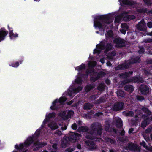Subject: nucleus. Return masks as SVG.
Segmentation results:
<instances>
[{
  "label": "nucleus",
  "instance_id": "nucleus-1",
  "mask_svg": "<svg viewBox=\"0 0 152 152\" xmlns=\"http://www.w3.org/2000/svg\"><path fill=\"white\" fill-rule=\"evenodd\" d=\"M94 19L95 20L94 22V26L96 28H98L100 31L104 30V25L101 21L103 23L110 24L113 21L110 14L97 16Z\"/></svg>",
  "mask_w": 152,
  "mask_h": 152
},
{
  "label": "nucleus",
  "instance_id": "nucleus-2",
  "mask_svg": "<svg viewBox=\"0 0 152 152\" xmlns=\"http://www.w3.org/2000/svg\"><path fill=\"white\" fill-rule=\"evenodd\" d=\"M66 100V98L63 96L61 97L59 99H56L53 102L52 105L50 107V109L53 110H57L60 108L61 105L64 104Z\"/></svg>",
  "mask_w": 152,
  "mask_h": 152
},
{
  "label": "nucleus",
  "instance_id": "nucleus-3",
  "mask_svg": "<svg viewBox=\"0 0 152 152\" xmlns=\"http://www.w3.org/2000/svg\"><path fill=\"white\" fill-rule=\"evenodd\" d=\"M56 117V113L54 112L49 113L48 114L46 113L45 115V118L43 120L42 124H53L54 120ZM53 124H57L56 123Z\"/></svg>",
  "mask_w": 152,
  "mask_h": 152
},
{
  "label": "nucleus",
  "instance_id": "nucleus-4",
  "mask_svg": "<svg viewBox=\"0 0 152 152\" xmlns=\"http://www.w3.org/2000/svg\"><path fill=\"white\" fill-rule=\"evenodd\" d=\"M124 106V102L120 101L115 103L112 107V109L113 111L120 112L123 110Z\"/></svg>",
  "mask_w": 152,
  "mask_h": 152
},
{
  "label": "nucleus",
  "instance_id": "nucleus-5",
  "mask_svg": "<svg viewBox=\"0 0 152 152\" xmlns=\"http://www.w3.org/2000/svg\"><path fill=\"white\" fill-rule=\"evenodd\" d=\"M130 63L131 62L129 60L126 61L124 63L120 64L115 67V69L116 71H117L128 69L131 65Z\"/></svg>",
  "mask_w": 152,
  "mask_h": 152
},
{
  "label": "nucleus",
  "instance_id": "nucleus-6",
  "mask_svg": "<svg viewBox=\"0 0 152 152\" xmlns=\"http://www.w3.org/2000/svg\"><path fill=\"white\" fill-rule=\"evenodd\" d=\"M33 141V139L32 137H29L25 141L24 144H20L19 145H16L15 148L18 149H21L25 148L32 143Z\"/></svg>",
  "mask_w": 152,
  "mask_h": 152
},
{
  "label": "nucleus",
  "instance_id": "nucleus-7",
  "mask_svg": "<svg viewBox=\"0 0 152 152\" xmlns=\"http://www.w3.org/2000/svg\"><path fill=\"white\" fill-rule=\"evenodd\" d=\"M105 74V73L102 71H100L98 73L97 72L96 76H91L90 81L92 83L94 82L100 78L103 77Z\"/></svg>",
  "mask_w": 152,
  "mask_h": 152
},
{
  "label": "nucleus",
  "instance_id": "nucleus-8",
  "mask_svg": "<svg viewBox=\"0 0 152 152\" xmlns=\"http://www.w3.org/2000/svg\"><path fill=\"white\" fill-rule=\"evenodd\" d=\"M113 42L116 44L115 47L118 48L124 47L125 45V43L123 40L118 38H116L114 39Z\"/></svg>",
  "mask_w": 152,
  "mask_h": 152
},
{
  "label": "nucleus",
  "instance_id": "nucleus-9",
  "mask_svg": "<svg viewBox=\"0 0 152 152\" xmlns=\"http://www.w3.org/2000/svg\"><path fill=\"white\" fill-rule=\"evenodd\" d=\"M149 87L145 85H141L139 87V91L143 95H146L148 93Z\"/></svg>",
  "mask_w": 152,
  "mask_h": 152
},
{
  "label": "nucleus",
  "instance_id": "nucleus-10",
  "mask_svg": "<svg viewBox=\"0 0 152 152\" xmlns=\"http://www.w3.org/2000/svg\"><path fill=\"white\" fill-rule=\"evenodd\" d=\"M8 34V31L5 28H1L0 29V42L5 39Z\"/></svg>",
  "mask_w": 152,
  "mask_h": 152
},
{
  "label": "nucleus",
  "instance_id": "nucleus-11",
  "mask_svg": "<svg viewBox=\"0 0 152 152\" xmlns=\"http://www.w3.org/2000/svg\"><path fill=\"white\" fill-rule=\"evenodd\" d=\"M80 136V135L77 133H72L70 135L69 139L71 142H74L78 140Z\"/></svg>",
  "mask_w": 152,
  "mask_h": 152
},
{
  "label": "nucleus",
  "instance_id": "nucleus-12",
  "mask_svg": "<svg viewBox=\"0 0 152 152\" xmlns=\"http://www.w3.org/2000/svg\"><path fill=\"white\" fill-rule=\"evenodd\" d=\"M149 116L146 114L142 115V117L144 121L143 123L142 122L141 124H149L150 122H152V114L150 117H149Z\"/></svg>",
  "mask_w": 152,
  "mask_h": 152
},
{
  "label": "nucleus",
  "instance_id": "nucleus-13",
  "mask_svg": "<svg viewBox=\"0 0 152 152\" xmlns=\"http://www.w3.org/2000/svg\"><path fill=\"white\" fill-rule=\"evenodd\" d=\"M85 142L86 145L88 146L89 149L91 150H94L97 148V145L91 141H86Z\"/></svg>",
  "mask_w": 152,
  "mask_h": 152
},
{
  "label": "nucleus",
  "instance_id": "nucleus-14",
  "mask_svg": "<svg viewBox=\"0 0 152 152\" xmlns=\"http://www.w3.org/2000/svg\"><path fill=\"white\" fill-rule=\"evenodd\" d=\"M47 143L45 142H42L37 141L34 145V147H35L34 150H38L39 148L46 145Z\"/></svg>",
  "mask_w": 152,
  "mask_h": 152
},
{
  "label": "nucleus",
  "instance_id": "nucleus-15",
  "mask_svg": "<svg viewBox=\"0 0 152 152\" xmlns=\"http://www.w3.org/2000/svg\"><path fill=\"white\" fill-rule=\"evenodd\" d=\"M130 82H133L134 83H139L140 82L142 83L143 80L142 78L141 77H138L137 76H134L131 79H130Z\"/></svg>",
  "mask_w": 152,
  "mask_h": 152
},
{
  "label": "nucleus",
  "instance_id": "nucleus-16",
  "mask_svg": "<svg viewBox=\"0 0 152 152\" xmlns=\"http://www.w3.org/2000/svg\"><path fill=\"white\" fill-rule=\"evenodd\" d=\"M128 148L129 150L134 151H136L137 149H138L139 151H140L139 148H137L136 145L133 143L128 144Z\"/></svg>",
  "mask_w": 152,
  "mask_h": 152
},
{
  "label": "nucleus",
  "instance_id": "nucleus-17",
  "mask_svg": "<svg viewBox=\"0 0 152 152\" xmlns=\"http://www.w3.org/2000/svg\"><path fill=\"white\" fill-rule=\"evenodd\" d=\"M124 89L129 93H132L134 90L133 86L131 85H126L124 87Z\"/></svg>",
  "mask_w": 152,
  "mask_h": 152
},
{
  "label": "nucleus",
  "instance_id": "nucleus-18",
  "mask_svg": "<svg viewBox=\"0 0 152 152\" xmlns=\"http://www.w3.org/2000/svg\"><path fill=\"white\" fill-rule=\"evenodd\" d=\"M74 114L73 111L72 110H68L66 114V120H67L69 119L72 117Z\"/></svg>",
  "mask_w": 152,
  "mask_h": 152
},
{
  "label": "nucleus",
  "instance_id": "nucleus-19",
  "mask_svg": "<svg viewBox=\"0 0 152 152\" xmlns=\"http://www.w3.org/2000/svg\"><path fill=\"white\" fill-rule=\"evenodd\" d=\"M130 62L131 65L132 64L136 63H139L140 62V57L137 56L134 58H132L131 60H129Z\"/></svg>",
  "mask_w": 152,
  "mask_h": 152
},
{
  "label": "nucleus",
  "instance_id": "nucleus-20",
  "mask_svg": "<svg viewBox=\"0 0 152 152\" xmlns=\"http://www.w3.org/2000/svg\"><path fill=\"white\" fill-rule=\"evenodd\" d=\"M137 27L138 29L140 31H145L146 29V27L144 25L143 23L141 22V21H140L139 23V25Z\"/></svg>",
  "mask_w": 152,
  "mask_h": 152
},
{
  "label": "nucleus",
  "instance_id": "nucleus-21",
  "mask_svg": "<svg viewBox=\"0 0 152 152\" xmlns=\"http://www.w3.org/2000/svg\"><path fill=\"white\" fill-rule=\"evenodd\" d=\"M66 111H61L58 113V116L62 120H66Z\"/></svg>",
  "mask_w": 152,
  "mask_h": 152
},
{
  "label": "nucleus",
  "instance_id": "nucleus-22",
  "mask_svg": "<svg viewBox=\"0 0 152 152\" xmlns=\"http://www.w3.org/2000/svg\"><path fill=\"white\" fill-rule=\"evenodd\" d=\"M112 124H122V120L118 117H115L113 118Z\"/></svg>",
  "mask_w": 152,
  "mask_h": 152
},
{
  "label": "nucleus",
  "instance_id": "nucleus-23",
  "mask_svg": "<svg viewBox=\"0 0 152 152\" xmlns=\"http://www.w3.org/2000/svg\"><path fill=\"white\" fill-rule=\"evenodd\" d=\"M113 47V45L111 43H107L106 45H105V52H107L112 50Z\"/></svg>",
  "mask_w": 152,
  "mask_h": 152
},
{
  "label": "nucleus",
  "instance_id": "nucleus-24",
  "mask_svg": "<svg viewBox=\"0 0 152 152\" xmlns=\"http://www.w3.org/2000/svg\"><path fill=\"white\" fill-rule=\"evenodd\" d=\"M88 73L91 75V76H96L97 72H96L95 70L94 69H91L88 68L87 70Z\"/></svg>",
  "mask_w": 152,
  "mask_h": 152
},
{
  "label": "nucleus",
  "instance_id": "nucleus-25",
  "mask_svg": "<svg viewBox=\"0 0 152 152\" xmlns=\"http://www.w3.org/2000/svg\"><path fill=\"white\" fill-rule=\"evenodd\" d=\"M93 105L90 103H86L83 105V109L84 110H88L91 109Z\"/></svg>",
  "mask_w": 152,
  "mask_h": 152
},
{
  "label": "nucleus",
  "instance_id": "nucleus-26",
  "mask_svg": "<svg viewBox=\"0 0 152 152\" xmlns=\"http://www.w3.org/2000/svg\"><path fill=\"white\" fill-rule=\"evenodd\" d=\"M129 0H123L122 2L124 4L128 5L129 6H132L134 5L133 1H129Z\"/></svg>",
  "mask_w": 152,
  "mask_h": 152
},
{
  "label": "nucleus",
  "instance_id": "nucleus-27",
  "mask_svg": "<svg viewBox=\"0 0 152 152\" xmlns=\"http://www.w3.org/2000/svg\"><path fill=\"white\" fill-rule=\"evenodd\" d=\"M119 77L121 78L126 79L129 77V75L127 72L121 73L119 75Z\"/></svg>",
  "mask_w": 152,
  "mask_h": 152
},
{
  "label": "nucleus",
  "instance_id": "nucleus-28",
  "mask_svg": "<svg viewBox=\"0 0 152 152\" xmlns=\"http://www.w3.org/2000/svg\"><path fill=\"white\" fill-rule=\"evenodd\" d=\"M135 16L133 15H128L124 17V19H126V20L127 21H129L135 19Z\"/></svg>",
  "mask_w": 152,
  "mask_h": 152
},
{
  "label": "nucleus",
  "instance_id": "nucleus-29",
  "mask_svg": "<svg viewBox=\"0 0 152 152\" xmlns=\"http://www.w3.org/2000/svg\"><path fill=\"white\" fill-rule=\"evenodd\" d=\"M86 68V66L85 64H82L81 65L79 66H78L77 67L75 68L76 70H77L78 71L83 70L85 69Z\"/></svg>",
  "mask_w": 152,
  "mask_h": 152
},
{
  "label": "nucleus",
  "instance_id": "nucleus-30",
  "mask_svg": "<svg viewBox=\"0 0 152 152\" xmlns=\"http://www.w3.org/2000/svg\"><path fill=\"white\" fill-rule=\"evenodd\" d=\"M142 110L146 113L147 115H150L151 114V112L148 108L146 107H142L141 109Z\"/></svg>",
  "mask_w": 152,
  "mask_h": 152
},
{
  "label": "nucleus",
  "instance_id": "nucleus-31",
  "mask_svg": "<svg viewBox=\"0 0 152 152\" xmlns=\"http://www.w3.org/2000/svg\"><path fill=\"white\" fill-rule=\"evenodd\" d=\"M105 102V99L104 98L101 97L95 101V103L96 104H99L101 103H104Z\"/></svg>",
  "mask_w": 152,
  "mask_h": 152
},
{
  "label": "nucleus",
  "instance_id": "nucleus-32",
  "mask_svg": "<svg viewBox=\"0 0 152 152\" xmlns=\"http://www.w3.org/2000/svg\"><path fill=\"white\" fill-rule=\"evenodd\" d=\"M9 35L10 39H14L18 36V34L17 33L14 34L12 31L9 33Z\"/></svg>",
  "mask_w": 152,
  "mask_h": 152
},
{
  "label": "nucleus",
  "instance_id": "nucleus-33",
  "mask_svg": "<svg viewBox=\"0 0 152 152\" xmlns=\"http://www.w3.org/2000/svg\"><path fill=\"white\" fill-rule=\"evenodd\" d=\"M94 87V86L91 85H88L85 88V91L86 92H89L90 90L92 89Z\"/></svg>",
  "mask_w": 152,
  "mask_h": 152
},
{
  "label": "nucleus",
  "instance_id": "nucleus-34",
  "mask_svg": "<svg viewBox=\"0 0 152 152\" xmlns=\"http://www.w3.org/2000/svg\"><path fill=\"white\" fill-rule=\"evenodd\" d=\"M124 112H125V115L126 116L133 117L134 115V113L132 111H129L127 112H126L125 111H124L123 112V113Z\"/></svg>",
  "mask_w": 152,
  "mask_h": 152
},
{
  "label": "nucleus",
  "instance_id": "nucleus-35",
  "mask_svg": "<svg viewBox=\"0 0 152 152\" xmlns=\"http://www.w3.org/2000/svg\"><path fill=\"white\" fill-rule=\"evenodd\" d=\"M137 12L140 13H147L149 12L146 8H140L137 10Z\"/></svg>",
  "mask_w": 152,
  "mask_h": 152
},
{
  "label": "nucleus",
  "instance_id": "nucleus-36",
  "mask_svg": "<svg viewBox=\"0 0 152 152\" xmlns=\"http://www.w3.org/2000/svg\"><path fill=\"white\" fill-rule=\"evenodd\" d=\"M98 89L100 91H103L104 90V86L103 84H100L98 87Z\"/></svg>",
  "mask_w": 152,
  "mask_h": 152
},
{
  "label": "nucleus",
  "instance_id": "nucleus-37",
  "mask_svg": "<svg viewBox=\"0 0 152 152\" xmlns=\"http://www.w3.org/2000/svg\"><path fill=\"white\" fill-rule=\"evenodd\" d=\"M67 144V141L64 138L63 139L61 143V145L62 147L64 148H65Z\"/></svg>",
  "mask_w": 152,
  "mask_h": 152
},
{
  "label": "nucleus",
  "instance_id": "nucleus-38",
  "mask_svg": "<svg viewBox=\"0 0 152 152\" xmlns=\"http://www.w3.org/2000/svg\"><path fill=\"white\" fill-rule=\"evenodd\" d=\"M117 96L121 97H124L125 96V95L124 92L122 91H117Z\"/></svg>",
  "mask_w": 152,
  "mask_h": 152
},
{
  "label": "nucleus",
  "instance_id": "nucleus-39",
  "mask_svg": "<svg viewBox=\"0 0 152 152\" xmlns=\"http://www.w3.org/2000/svg\"><path fill=\"white\" fill-rule=\"evenodd\" d=\"M48 126L53 130H55L58 128V126L56 124H48Z\"/></svg>",
  "mask_w": 152,
  "mask_h": 152
},
{
  "label": "nucleus",
  "instance_id": "nucleus-40",
  "mask_svg": "<svg viewBox=\"0 0 152 152\" xmlns=\"http://www.w3.org/2000/svg\"><path fill=\"white\" fill-rule=\"evenodd\" d=\"M82 80L80 77H78L77 79L75 80V82L77 84H80L82 83Z\"/></svg>",
  "mask_w": 152,
  "mask_h": 152
},
{
  "label": "nucleus",
  "instance_id": "nucleus-41",
  "mask_svg": "<svg viewBox=\"0 0 152 152\" xmlns=\"http://www.w3.org/2000/svg\"><path fill=\"white\" fill-rule=\"evenodd\" d=\"M77 130L80 131L86 132L88 130V128L86 127H79Z\"/></svg>",
  "mask_w": 152,
  "mask_h": 152
},
{
  "label": "nucleus",
  "instance_id": "nucleus-42",
  "mask_svg": "<svg viewBox=\"0 0 152 152\" xmlns=\"http://www.w3.org/2000/svg\"><path fill=\"white\" fill-rule=\"evenodd\" d=\"M82 89L81 87L78 86L77 88L73 89V91L74 93H77L80 91Z\"/></svg>",
  "mask_w": 152,
  "mask_h": 152
},
{
  "label": "nucleus",
  "instance_id": "nucleus-43",
  "mask_svg": "<svg viewBox=\"0 0 152 152\" xmlns=\"http://www.w3.org/2000/svg\"><path fill=\"white\" fill-rule=\"evenodd\" d=\"M96 65V63H92L91 62L89 63L88 64V66L89 68L91 69H94Z\"/></svg>",
  "mask_w": 152,
  "mask_h": 152
},
{
  "label": "nucleus",
  "instance_id": "nucleus-44",
  "mask_svg": "<svg viewBox=\"0 0 152 152\" xmlns=\"http://www.w3.org/2000/svg\"><path fill=\"white\" fill-rule=\"evenodd\" d=\"M131 82L130 79H126L124 80L121 81V84L122 85H125L126 84Z\"/></svg>",
  "mask_w": 152,
  "mask_h": 152
},
{
  "label": "nucleus",
  "instance_id": "nucleus-45",
  "mask_svg": "<svg viewBox=\"0 0 152 152\" xmlns=\"http://www.w3.org/2000/svg\"><path fill=\"white\" fill-rule=\"evenodd\" d=\"M144 72L146 75H148L151 74L150 70L149 69L146 68L144 70Z\"/></svg>",
  "mask_w": 152,
  "mask_h": 152
},
{
  "label": "nucleus",
  "instance_id": "nucleus-46",
  "mask_svg": "<svg viewBox=\"0 0 152 152\" xmlns=\"http://www.w3.org/2000/svg\"><path fill=\"white\" fill-rule=\"evenodd\" d=\"M145 4L148 6H151L152 3L150 0H143Z\"/></svg>",
  "mask_w": 152,
  "mask_h": 152
},
{
  "label": "nucleus",
  "instance_id": "nucleus-47",
  "mask_svg": "<svg viewBox=\"0 0 152 152\" xmlns=\"http://www.w3.org/2000/svg\"><path fill=\"white\" fill-rule=\"evenodd\" d=\"M19 62H16L15 63H12L10 66L14 67H17L19 66Z\"/></svg>",
  "mask_w": 152,
  "mask_h": 152
},
{
  "label": "nucleus",
  "instance_id": "nucleus-48",
  "mask_svg": "<svg viewBox=\"0 0 152 152\" xmlns=\"http://www.w3.org/2000/svg\"><path fill=\"white\" fill-rule=\"evenodd\" d=\"M140 50L138 51V53L140 54H141L145 52V49L142 47H139Z\"/></svg>",
  "mask_w": 152,
  "mask_h": 152
},
{
  "label": "nucleus",
  "instance_id": "nucleus-49",
  "mask_svg": "<svg viewBox=\"0 0 152 152\" xmlns=\"http://www.w3.org/2000/svg\"><path fill=\"white\" fill-rule=\"evenodd\" d=\"M107 35L108 37H112L113 35V32L111 30H108L107 31Z\"/></svg>",
  "mask_w": 152,
  "mask_h": 152
},
{
  "label": "nucleus",
  "instance_id": "nucleus-50",
  "mask_svg": "<svg viewBox=\"0 0 152 152\" xmlns=\"http://www.w3.org/2000/svg\"><path fill=\"white\" fill-rule=\"evenodd\" d=\"M121 19L119 16H117L115 18L114 20V23H118L120 22Z\"/></svg>",
  "mask_w": 152,
  "mask_h": 152
},
{
  "label": "nucleus",
  "instance_id": "nucleus-51",
  "mask_svg": "<svg viewBox=\"0 0 152 152\" xmlns=\"http://www.w3.org/2000/svg\"><path fill=\"white\" fill-rule=\"evenodd\" d=\"M136 98L139 101H142L144 99V98L141 96H136Z\"/></svg>",
  "mask_w": 152,
  "mask_h": 152
},
{
  "label": "nucleus",
  "instance_id": "nucleus-52",
  "mask_svg": "<svg viewBox=\"0 0 152 152\" xmlns=\"http://www.w3.org/2000/svg\"><path fill=\"white\" fill-rule=\"evenodd\" d=\"M144 42L145 43H151L152 42V39L147 38L144 40Z\"/></svg>",
  "mask_w": 152,
  "mask_h": 152
},
{
  "label": "nucleus",
  "instance_id": "nucleus-53",
  "mask_svg": "<svg viewBox=\"0 0 152 152\" xmlns=\"http://www.w3.org/2000/svg\"><path fill=\"white\" fill-rule=\"evenodd\" d=\"M103 114V113L102 112H99L96 113L95 114V116H96L97 117H99L101 115H102Z\"/></svg>",
  "mask_w": 152,
  "mask_h": 152
},
{
  "label": "nucleus",
  "instance_id": "nucleus-54",
  "mask_svg": "<svg viewBox=\"0 0 152 152\" xmlns=\"http://www.w3.org/2000/svg\"><path fill=\"white\" fill-rule=\"evenodd\" d=\"M100 48L102 50H105V45L104 44H102L100 45Z\"/></svg>",
  "mask_w": 152,
  "mask_h": 152
},
{
  "label": "nucleus",
  "instance_id": "nucleus-55",
  "mask_svg": "<svg viewBox=\"0 0 152 152\" xmlns=\"http://www.w3.org/2000/svg\"><path fill=\"white\" fill-rule=\"evenodd\" d=\"M140 145L143 146L145 148L146 146H148L146 145V144L145 142L144 141H142L141 142H140Z\"/></svg>",
  "mask_w": 152,
  "mask_h": 152
},
{
  "label": "nucleus",
  "instance_id": "nucleus-56",
  "mask_svg": "<svg viewBox=\"0 0 152 152\" xmlns=\"http://www.w3.org/2000/svg\"><path fill=\"white\" fill-rule=\"evenodd\" d=\"M72 127L73 129L76 130L77 129V126L76 125V124H72Z\"/></svg>",
  "mask_w": 152,
  "mask_h": 152
},
{
  "label": "nucleus",
  "instance_id": "nucleus-57",
  "mask_svg": "<svg viewBox=\"0 0 152 152\" xmlns=\"http://www.w3.org/2000/svg\"><path fill=\"white\" fill-rule=\"evenodd\" d=\"M147 26L150 28L152 27V22H148L147 23Z\"/></svg>",
  "mask_w": 152,
  "mask_h": 152
},
{
  "label": "nucleus",
  "instance_id": "nucleus-58",
  "mask_svg": "<svg viewBox=\"0 0 152 152\" xmlns=\"http://www.w3.org/2000/svg\"><path fill=\"white\" fill-rule=\"evenodd\" d=\"M74 150L73 148H69L66 149L65 152H72Z\"/></svg>",
  "mask_w": 152,
  "mask_h": 152
},
{
  "label": "nucleus",
  "instance_id": "nucleus-59",
  "mask_svg": "<svg viewBox=\"0 0 152 152\" xmlns=\"http://www.w3.org/2000/svg\"><path fill=\"white\" fill-rule=\"evenodd\" d=\"M120 31L121 33H122L124 34H125L126 33V31L125 29H120Z\"/></svg>",
  "mask_w": 152,
  "mask_h": 152
},
{
  "label": "nucleus",
  "instance_id": "nucleus-60",
  "mask_svg": "<svg viewBox=\"0 0 152 152\" xmlns=\"http://www.w3.org/2000/svg\"><path fill=\"white\" fill-rule=\"evenodd\" d=\"M53 148L54 149V151H52V152H56V150L57 148V144H53L52 146Z\"/></svg>",
  "mask_w": 152,
  "mask_h": 152
},
{
  "label": "nucleus",
  "instance_id": "nucleus-61",
  "mask_svg": "<svg viewBox=\"0 0 152 152\" xmlns=\"http://www.w3.org/2000/svg\"><path fill=\"white\" fill-rule=\"evenodd\" d=\"M133 120L134 121V124H137V123H138L139 118H133Z\"/></svg>",
  "mask_w": 152,
  "mask_h": 152
},
{
  "label": "nucleus",
  "instance_id": "nucleus-62",
  "mask_svg": "<svg viewBox=\"0 0 152 152\" xmlns=\"http://www.w3.org/2000/svg\"><path fill=\"white\" fill-rule=\"evenodd\" d=\"M101 127H99L98 129H97V133L98 134L100 135L101 134Z\"/></svg>",
  "mask_w": 152,
  "mask_h": 152
},
{
  "label": "nucleus",
  "instance_id": "nucleus-63",
  "mask_svg": "<svg viewBox=\"0 0 152 152\" xmlns=\"http://www.w3.org/2000/svg\"><path fill=\"white\" fill-rule=\"evenodd\" d=\"M146 61L148 64H152V59H148Z\"/></svg>",
  "mask_w": 152,
  "mask_h": 152
},
{
  "label": "nucleus",
  "instance_id": "nucleus-64",
  "mask_svg": "<svg viewBox=\"0 0 152 152\" xmlns=\"http://www.w3.org/2000/svg\"><path fill=\"white\" fill-rule=\"evenodd\" d=\"M145 149L147 150H148L151 151H152V146H146Z\"/></svg>",
  "mask_w": 152,
  "mask_h": 152
}]
</instances>
